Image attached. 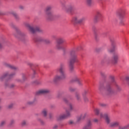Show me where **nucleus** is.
<instances>
[{
  "mask_svg": "<svg viewBox=\"0 0 129 129\" xmlns=\"http://www.w3.org/2000/svg\"><path fill=\"white\" fill-rule=\"evenodd\" d=\"M64 64H61L59 68L56 69V72H59L60 75L56 74L52 80L53 82H58L60 80H64L66 78H67V75L64 71Z\"/></svg>",
  "mask_w": 129,
  "mask_h": 129,
  "instance_id": "obj_1",
  "label": "nucleus"
},
{
  "mask_svg": "<svg viewBox=\"0 0 129 129\" xmlns=\"http://www.w3.org/2000/svg\"><path fill=\"white\" fill-rule=\"evenodd\" d=\"M100 118H104L105 122L108 124L109 127H116L119 125V122L118 121H115L111 122L110 117L108 114H103L100 113Z\"/></svg>",
  "mask_w": 129,
  "mask_h": 129,
  "instance_id": "obj_2",
  "label": "nucleus"
},
{
  "mask_svg": "<svg viewBox=\"0 0 129 129\" xmlns=\"http://www.w3.org/2000/svg\"><path fill=\"white\" fill-rule=\"evenodd\" d=\"M118 61V55L117 54H114L112 57V59L108 55H104L101 61V64H109V63H113V64H116Z\"/></svg>",
  "mask_w": 129,
  "mask_h": 129,
  "instance_id": "obj_3",
  "label": "nucleus"
},
{
  "mask_svg": "<svg viewBox=\"0 0 129 129\" xmlns=\"http://www.w3.org/2000/svg\"><path fill=\"white\" fill-rule=\"evenodd\" d=\"M71 58L70 60V69L71 71L73 70V64L75 62H78V59H77V55L75 54V51H72L70 52Z\"/></svg>",
  "mask_w": 129,
  "mask_h": 129,
  "instance_id": "obj_4",
  "label": "nucleus"
},
{
  "mask_svg": "<svg viewBox=\"0 0 129 129\" xmlns=\"http://www.w3.org/2000/svg\"><path fill=\"white\" fill-rule=\"evenodd\" d=\"M116 15L119 18L120 25L123 26L124 25L123 19H124V16H125V11L122 9H120L116 13Z\"/></svg>",
  "mask_w": 129,
  "mask_h": 129,
  "instance_id": "obj_5",
  "label": "nucleus"
},
{
  "mask_svg": "<svg viewBox=\"0 0 129 129\" xmlns=\"http://www.w3.org/2000/svg\"><path fill=\"white\" fill-rule=\"evenodd\" d=\"M51 10H52V7L47 6L44 10L45 17L48 20H51L53 18V14H52Z\"/></svg>",
  "mask_w": 129,
  "mask_h": 129,
  "instance_id": "obj_6",
  "label": "nucleus"
},
{
  "mask_svg": "<svg viewBox=\"0 0 129 129\" xmlns=\"http://www.w3.org/2000/svg\"><path fill=\"white\" fill-rule=\"evenodd\" d=\"M112 85V84H108L106 86V88H104V87H103V86H100L99 87V90H100V91H102V90H105L106 92V93H107L108 94H112V93H113V91L112 90V89H111V88L110 87V86H111Z\"/></svg>",
  "mask_w": 129,
  "mask_h": 129,
  "instance_id": "obj_7",
  "label": "nucleus"
},
{
  "mask_svg": "<svg viewBox=\"0 0 129 129\" xmlns=\"http://www.w3.org/2000/svg\"><path fill=\"white\" fill-rule=\"evenodd\" d=\"M63 42L64 40L62 38H58L57 39L55 48L57 49V50H62V51L64 52L65 51L64 45H60L61 44H63Z\"/></svg>",
  "mask_w": 129,
  "mask_h": 129,
  "instance_id": "obj_8",
  "label": "nucleus"
},
{
  "mask_svg": "<svg viewBox=\"0 0 129 129\" xmlns=\"http://www.w3.org/2000/svg\"><path fill=\"white\" fill-rule=\"evenodd\" d=\"M71 116V113L68 110H66V114H61L60 115L56 117L57 120H63V119H66L68 117Z\"/></svg>",
  "mask_w": 129,
  "mask_h": 129,
  "instance_id": "obj_9",
  "label": "nucleus"
},
{
  "mask_svg": "<svg viewBox=\"0 0 129 129\" xmlns=\"http://www.w3.org/2000/svg\"><path fill=\"white\" fill-rule=\"evenodd\" d=\"M24 25L25 27L28 28L30 32H31V33H32V34H34V33H35L36 32H40V31H41V29L39 27H37L34 29V28H33V27L31 26V25L29 23H25Z\"/></svg>",
  "mask_w": 129,
  "mask_h": 129,
  "instance_id": "obj_10",
  "label": "nucleus"
},
{
  "mask_svg": "<svg viewBox=\"0 0 129 129\" xmlns=\"http://www.w3.org/2000/svg\"><path fill=\"white\" fill-rule=\"evenodd\" d=\"M86 18L85 17H82L80 16H76L73 18V21L78 24H80L81 23H83L85 22Z\"/></svg>",
  "mask_w": 129,
  "mask_h": 129,
  "instance_id": "obj_11",
  "label": "nucleus"
},
{
  "mask_svg": "<svg viewBox=\"0 0 129 129\" xmlns=\"http://www.w3.org/2000/svg\"><path fill=\"white\" fill-rule=\"evenodd\" d=\"M16 75V72L12 73L10 74L9 72L5 73L2 77H0V80L3 81L5 77H9V78H13Z\"/></svg>",
  "mask_w": 129,
  "mask_h": 129,
  "instance_id": "obj_12",
  "label": "nucleus"
},
{
  "mask_svg": "<svg viewBox=\"0 0 129 129\" xmlns=\"http://www.w3.org/2000/svg\"><path fill=\"white\" fill-rule=\"evenodd\" d=\"M50 90L47 89H42L39 90L36 93V95H41V94H46V93H49Z\"/></svg>",
  "mask_w": 129,
  "mask_h": 129,
  "instance_id": "obj_13",
  "label": "nucleus"
},
{
  "mask_svg": "<svg viewBox=\"0 0 129 129\" xmlns=\"http://www.w3.org/2000/svg\"><path fill=\"white\" fill-rule=\"evenodd\" d=\"M101 17V12L100 11H97L94 17V22L96 23L100 19Z\"/></svg>",
  "mask_w": 129,
  "mask_h": 129,
  "instance_id": "obj_14",
  "label": "nucleus"
},
{
  "mask_svg": "<svg viewBox=\"0 0 129 129\" xmlns=\"http://www.w3.org/2000/svg\"><path fill=\"white\" fill-rule=\"evenodd\" d=\"M73 81H76L78 82L79 85H82V83H81V80L80 78L77 75H75L74 76L73 78Z\"/></svg>",
  "mask_w": 129,
  "mask_h": 129,
  "instance_id": "obj_15",
  "label": "nucleus"
},
{
  "mask_svg": "<svg viewBox=\"0 0 129 129\" xmlns=\"http://www.w3.org/2000/svg\"><path fill=\"white\" fill-rule=\"evenodd\" d=\"M4 66H5V67H7L8 68H11V69H14V70H16L17 69V68L7 62H3Z\"/></svg>",
  "mask_w": 129,
  "mask_h": 129,
  "instance_id": "obj_16",
  "label": "nucleus"
},
{
  "mask_svg": "<svg viewBox=\"0 0 129 129\" xmlns=\"http://www.w3.org/2000/svg\"><path fill=\"white\" fill-rule=\"evenodd\" d=\"M92 123L90 121H88L86 124V125L83 128V129H92Z\"/></svg>",
  "mask_w": 129,
  "mask_h": 129,
  "instance_id": "obj_17",
  "label": "nucleus"
},
{
  "mask_svg": "<svg viewBox=\"0 0 129 129\" xmlns=\"http://www.w3.org/2000/svg\"><path fill=\"white\" fill-rule=\"evenodd\" d=\"M110 78L111 80L112 83H114V84H115L116 87L118 91H119L120 90V87L119 86H118V85H117V84H116L115 83V81H114V77L113 76H111L110 77Z\"/></svg>",
  "mask_w": 129,
  "mask_h": 129,
  "instance_id": "obj_18",
  "label": "nucleus"
},
{
  "mask_svg": "<svg viewBox=\"0 0 129 129\" xmlns=\"http://www.w3.org/2000/svg\"><path fill=\"white\" fill-rule=\"evenodd\" d=\"M73 9L74 8H73V6H67L64 8V11H66L67 13H71V12L73 11Z\"/></svg>",
  "mask_w": 129,
  "mask_h": 129,
  "instance_id": "obj_19",
  "label": "nucleus"
},
{
  "mask_svg": "<svg viewBox=\"0 0 129 129\" xmlns=\"http://www.w3.org/2000/svg\"><path fill=\"white\" fill-rule=\"evenodd\" d=\"M94 112L96 115H99V114H100V113H102L103 115L106 114V113L103 114L102 112H100V111L99 109H98V108H95L94 110Z\"/></svg>",
  "mask_w": 129,
  "mask_h": 129,
  "instance_id": "obj_20",
  "label": "nucleus"
},
{
  "mask_svg": "<svg viewBox=\"0 0 129 129\" xmlns=\"http://www.w3.org/2000/svg\"><path fill=\"white\" fill-rule=\"evenodd\" d=\"M87 92L86 91L83 93V98L85 102H87L88 101V98L86 97V94Z\"/></svg>",
  "mask_w": 129,
  "mask_h": 129,
  "instance_id": "obj_21",
  "label": "nucleus"
},
{
  "mask_svg": "<svg viewBox=\"0 0 129 129\" xmlns=\"http://www.w3.org/2000/svg\"><path fill=\"white\" fill-rule=\"evenodd\" d=\"M37 101V99L34 98L33 101H28L27 102L26 104L27 105H32V104H34L35 102Z\"/></svg>",
  "mask_w": 129,
  "mask_h": 129,
  "instance_id": "obj_22",
  "label": "nucleus"
},
{
  "mask_svg": "<svg viewBox=\"0 0 129 129\" xmlns=\"http://www.w3.org/2000/svg\"><path fill=\"white\" fill-rule=\"evenodd\" d=\"M48 113V109H44L42 110V114L43 115V116H47V114Z\"/></svg>",
  "mask_w": 129,
  "mask_h": 129,
  "instance_id": "obj_23",
  "label": "nucleus"
},
{
  "mask_svg": "<svg viewBox=\"0 0 129 129\" xmlns=\"http://www.w3.org/2000/svg\"><path fill=\"white\" fill-rule=\"evenodd\" d=\"M75 96L78 101L81 100V97H80V94H79V93H76Z\"/></svg>",
  "mask_w": 129,
  "mask_h": 129,
  "instance_id": "obj_24",
  "label": "nucleus"
},
{
  "mask_svg": "<svg viewBox=\"0 0 129 129\" xmlns=\"http://www.w3.org/2000/svg\"><path fill=\"white\" fill-rule=\"evenodd\" d=\"M129 127V123L125 126H119L118 129H127Z\"/></svg>",
  "mask_w": 129,
  "mask_h": 129,
  "instance_id": "obj_25",
  "label": "nucleus"
},
{
  "mask_svg": "<svg viewBox=\"0 0 129 129\" xmlns=\"http://www.w3.org/2000/svg\"><path fill=\"white\" fill-rule=\"evenodd\" d=\"M115 49V46H113V48H108L107 49V51L108 53H112L113 51H114V49Z\"/></svg>",
  "mask_w": 129,
  "mask_h": 129,
  "instance_id": "obj_26",
  "label": "nucleus"
},
{
  "mask_svg": "<svg viewBox=\"0 0 129 129\" xmlns=\"http://www.w3.org/2000/svg\"><path fill=\"white\" fill-rule=\"evenodd\" d=\"M92 0H86V4L88 6H90L92 5Z\"/></svg>",
  "mask_w": 129,
  "mask_h": 129,
  "instance_id": "obj_27",
  "label": "nucleus"
},
{
  "mask_svg": "<svg viewBox=\"0 0 129 129\" xmlns=\"http://www.w3.org/2000/svg\"><path fill=\"white\" fill-rule=\"evenodd\" d=\"M12 15H13V16L15 17V18H16V19H19V15H18V14L15 12H12Z\"/></svg>",
  "mask_w": 129,
  "mask_h": 129,
  "instance_id": "obj_28",
  "label": "nucleus"
},
{
  "mask_svg": "<svg viewBox=\"0 0 129 129\" xmlns=\"http://www.w3.org/2000/svg\"><path fill=\"white\" fill-rule=\"evenodd\" d=\"M87 115V113H84L80 115L81 117L83 119H84V118L86 117Z\"/></svg>",
  "mask_w": 129,
  "mask_h": 129,
  "instance_id": "obj_29",
  "label": "nucleus"
},
{
  "mask_svg": "<svg viewBox=\"0 0 129 129\" xmlns=\"http://www.w3.org/2000/svg\"><path fill=\"white\" fill-rule=\"evenodd\" d=\"M68 105L69 107L70 110H72V109H73V106H72V104L70 103H68Z\"/></svg>",
  "mask_w": 129,
  "mask_h": 129,
  "instance_id": "obj_30",
  "label": "nucleus"
},
{
  "mask_svg": "<svg viewBox=\"0 0 129 129\" xmlns=\"http://www.w3.org/2000/svg\"><path fill=\"white\" fill-rule=\"evenodd\" d=\"M27 121L24 120L22 122L21 125H22V126H25V125H27Z\"/></svg>",
  "mask_w": 129,
  "mask_h": 129,
  "instance_id": "obj_31",
  "label": "nucleus"
},
{
  "mask_svg": "<svg viewBox=\"0 0 129 129\" xmlns=\"http://www.w3.org/2000/svg\"><path fill=\"white\" fill-rule=\"evenodd\" d=\"M18 34L20 36V37H24V36H25V34H24V33L21 32V31H19L18 32Z\"/></svg>",
  "mask_w": 129,
  "mask_h": 129,
  "instance_id": "obj_32",
  "label": "nucleus"
},
{
  "mask_svg": "<svg viewBox=\"0 0 129 129\" xmlns=\"http://www.w3.org/2000/svg\"><path fill=\"white\" fill-rule=\"evenodd\" d=\"M6 121L4 120L2 121L1 123H0V126H4V125H5V124H6Z\"/></svg>",
  "mask_w": 129,
  "mask_h": 129,
  "instance_id": "obj_33",
  "label": "nucleus"
},
{
  "mask_svg": "<svg viewBox=\"0 0 129 129\" xmlns=\"http://www.w3.org/2000/svg\"><path fill=\"white\" fill-rule=\"evenodd\" d=\"M81 119H82V117H81V115L79 116L77 118V121H80L81 120Z\"/></svg>",
  "mask_w": 129,
  "mask_h": 129,
  "instance_id": "obj_34",
  "label": "nucleus"
},
{
  "mask_svg": "<svg viewBox=\"0 0 129 129\" xmlns=\"http://www.w3.org/2000/svg\"><path fill=\"white\" fill-rule=\"evenodd\" d=\"M14 107V104L12 103L8 105V108H13Z\"/></svg>",
  "mask_w": 129,
  "mask_h": 129,
  "instance_id": "obj_35",
  "label": "nucleus"
},
{
  "mask_svg": "<svg viewBox=\"0 0 129 129\" xmlns=\"http://www.w3.org/2000/svg\"><path fill=\"white\" fill-rule=\"evenodd\" d=\"M22 79H23V81H25V80L27 79V77H26L25 75H23Z\"/></svg>",
  "mask_w": 129,
  "mask_h": 129,
  "instance_id": "obj_36",
  "label": "nucleus"
},
{
  "mask_svg": "<svg viewBox=\"0 0 129 129\" xmlns=\"http://www.w3.org/2000/svg\"><path fill=\"white\" fill-rule=\"evenodd\" d=\"M75 90V88H70V91H71V92H74V91Z\"/></svg>",
  "mask_w": 129,
  "mask_h": 129,
  "instance_id": "obj_37",
  "label": "nucleus"
},
{
  "mask_svg": "<svg viewBox=\"0 0 129 129\" xmlns=\"http://www.w3.org/2000/svg\"><path fill=\"white\" fill-rule=\"evenodd\" d=\"M14 123H15V120H11L10 123V125L14 124Z\"/></svg>",
  "mask_w": 129,
  "mask_h": 129,
  "instance_id": "obj_38",
  "label": "nucleus"
},
{
  "mask_svg": "<svg viewBox=\"0 0 129 129\" xmlns=\"http://www.w3.org/2000/svg\"><path fill=\"white\" fill-rule=\"evenodd\" d=\"M100 106H102V107H104L105 106H106V104H104V103H101L100 104Z\"/></svg>",
  "mask_w": 129,
  "mask_h": 129,
  "instance_id": "obj_39",
  "label": "nucleus"
},
{
  "mask_svg": "<svg viewBox=\"0 0 129 129\" xmlns=\"http://www.w3.org/2000/svg\"><path fill=\"white\" fill-rule=\"evenodd\" d=\"M3 49V43L0 42V50H2Z\"/></svg>",
  "mask_w": 129,
  "mask_h": 129,
  "instance_id": "obj_40",
  "label": "nucleus"
},
{
  "mask_svg": "<svg viewBox=\"0 0 129 129\" xmlns=\"http://www.w3.org/2000/svg\"><path fill=\"white\" fill-rule=\"evenodd\" d=\"M58 128V125H54L53 127V129H57Z\"/></svg>",
  "mask_w": 129,
  "mask_h": 129,
  "instance_id": "obj_41",
  "label": "nucleus"
},
{
  "mask_svg": "<svg viewBox=\"0 0 129 129\" xmlns=\"http://www.w3.org/2000/svg\"><path fill=\"white\" fill-rule=\"evenodd\" d=\"M63 101L66 102V103H68V100H67V99L64 98Z\"/></svg>",
  "mask_w": 129,
  "mask_h": 129,
  "instance_id": "obj_42",
  "label": "nucleus"
},
{
  "mask_svg": "<svg viewBox=\"0 0 129 129\" xmlns=\"http://www.w3.org/2000/svg\"><path fill=\"white\" fill-rule=\"evenodd\" d=\"M24 6H19V9H20V10H24Z\"/></svg>",
  "mask_w": 129,
  "mask_h": 129,
  "instance_id": "obj_43",
  "label": "nucleus"
},
{
  "mask_svg": "<svg viewBox=\"0 0 129 129\" xmlns=\"http://www.w3.org/2000/svg\"><path fill=\"white\" fill-rule=\"evenodd\" d=\"M93 121H94V122H98V119H94Z\"/></svg>",
  "mask_w": 129,
  "mask_h": 129,
  "instance_id": "obj_44",
  "label": "nucleus"
},
{
  "mask_svg": "<svg viewBox=\"0 0 129 129\" xmlns=\"http://www.w3.org/2000/svg\"><path fill=\"white\" fill-rule=\"evenodd\" d=\"M72 123H73V121L70 120V121H69V124H72Z\"/></svg>",
  "mask_w": 129,
  "mask_h": 129,
  "instance_id": "obj_45",
  "label": "nucleus"
},
{
  "mask_svg": "<svg viewBox=\"0 0 129 129\" xmlns=\"http://www.w3.org/2000/svg\"><path fill=\"white\" fill-rule=\"evenodd\" d=\"M45 42H46V43H50V40H45Z\"/></svg>",
  "mask_w": 129,
  "mask_h": 129,
  "instance_id": "obj_46",
  "label": "nucleus"
},
{
  "mask_svg": "<svg viewBox=\"0 0 129 129\" xmlns=\"http://www.w3.org/2000/svg\"><path fill=\"white\" fill-rule=\"evenodd\" d=\"M101 75H102V76H103L104 75V73H101Z\"/></svg>",
  "mask_w": 129,
  "mask_h": 129,
  "instance_id": "obj_47",
  "label": "nucleus"
},
{
  "mask_svg": "<svg viewBox=\"0 0 129 129\" xmlns=\"http://www.w3.org/2000/svg\"><path fill=\"white\" fill-rule=\"evenodd\" d=\"M18 82H22V81L21 80H18Z\"/></svg>",
  "mask_w": 129,
  "mask_h": 129,
  "instance_id": "obj_48",
  "label": "nucleus"
},
{
  "mask_svg": "<svg viewBox=\"0 0 129 129\" xmlns=\"http://www.w3.org/2000/svg\"><path fill=\"white\" fill-rule=\"evenodd\" d=\"M14 86H15V85H12L10 87H11V88H12V87H14Z\"/></svg>",
  "mask_w": 129,
  "mask_h": 129,
  "instance_id": "obj_49",
  "label": "nucleus"
},
{
  "mask_svg": "<svg viewBox=\"0 0 129 129\" xmlns=\"http://www.w3.org/2000/svg\"><path fill=\"white\" fill-rule=\"evenodd\" d=\"M40 122H41L42 123H44V122H43V121L40 120Z\"/></svg>",
  "mask_w": 129,
  "mask_h": 129,
  "instance_id": "obj_50",
  "label": "nucleus"
},
{
  "mask_svg": "<svg viewBox=\"0 0 129 129\" xmlns=\"http://www.w3.org/2000/svg\"><path fill=\"white\" fill-rule=\"evenodd\" d=\"M52 117V116L51 115H49V118H51Z\"/></svg>",
  "mask_w": 129,
  "mask_h": 129,
  "instance_id": "obj_51",
  "label": "nucleus"
},
{
  "mask_svg": "<svg viewBox=\"0 0 129 129\" xmlns=\"http://www.w3.org/2000/svg\"><path fill=\"white\" fill-rule=\"evenodd\" d=\"M34 74H36V72H34Z\"/></svg>",
  "mask_w": 129,
  "mask_h": 129,
  "instance_id": "obj_52",
  "label": "nucleus"
},
{
  "mask_svg": "<svg viewBox=\"0 0 129 129\" xmlns=\"http://www.w3.org/2000/svg\"><path fill=\"white\" fill-rule=\"evenodd\" d=\"M0 101H2V99L1 98H0Z\"/></svg>",
  "mask_w": 129,
  "mask_h": 129,
  "instance_id": "obj_53",
  "label": "nucleus"
},
{
  "mask_svg": "<svg viewBox=\"0 0 129 129\" xmlns=\"http://www.w3.org/2000/svg\"><path fill=\"white\" fill-rule=\"evenodd\" d=\"M1 108H2V107H0V109H1Z\"/></svg>",
  "mask_w": 129,
  "mask_h": 129,
  "instance_id": "obj_54",
  "label": "nucleus"
}]
</instances>
